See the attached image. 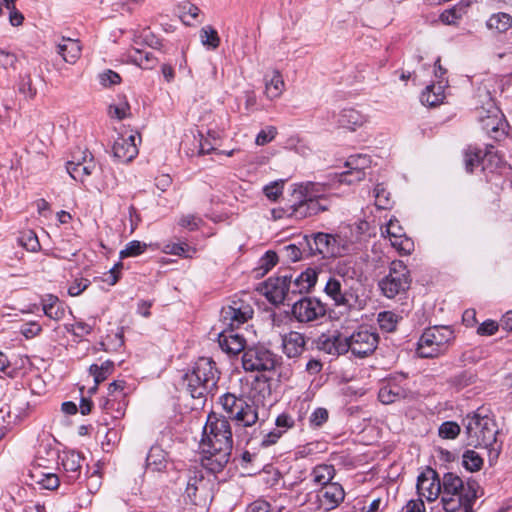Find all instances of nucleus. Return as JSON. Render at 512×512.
I'll return each instance as SVG.
<instances>
[{"mask_svg": "<svg viewBox=\"0 0 512 512\" xmlns=\"http://www.w3.org/2000/svg\"><path fill=\"white\" fill-rule=\"evenodd\" d=\"M278 262L277 254L273 251H267L261 258V268H264V273L272 269Z\"/></svg>", "mask_w": 512, "mask_h": 512, "instance_id": "69168bd1", "label": "nucleus"}, {"mask_svg": "<svg viewBox=\"0 0 512 512\" xmlns=\"http://www.w3.org/2000/svg\"><path fill=\"white\" fill-rule=\"evenodd\" d=\"M439 436L443 439H454L460 433V426L453 421H447L440 425Z\"/></svg>", "mask_w": 512, "mask_h": 512, "instance_id": "603ef678", "label": "nucleus"}, {"mask_svg": "<svg viewBox=\"0 0 512 512\" xmlns=\"http://www.w3.org/2000/svg\"><path fill=\"white\" fill-rule=\"evenodd\" d=\"M316 497L318 509L328 512L340 505L344 500L345 492L340 484L333 482L330 485L322 487L317 492Z\"/></svg>", "mask_w": 512, "mask_h": 512, "instance_id": "dca6fc26", "label": "nucleus"}, {"mask_svg": "<svg viewBox=\"0 0 512 512\" xmlns=\"http://www.w3.org/2000/svg\"><path fill=\"white\" fill-rule=\"evenodd\" d=\"M203 445L219 448H232L233 438L230 424L225 417L217 416L215 413L208 415L207 422L203 429L201 440Z\"/></svg>", "mask_w": 512, "mask_h": 512, "instance_id": "6e6552de", "label": "nucleus"}, {"mask_svg": "<svg viewBox=\"0 0 512 512\" xmlns=\"http://www.w3.org/2000/svg\"><path fill=\"white\" fill-rule=\"evenodd\" d=\"M391 245L401 254L408 255L414 249L413 241L408 238L405 234L390 238Z\"/></svg>", "mask_w": 512, "mask_h": 512, "instance_id": "c03bdc74", "label": "nucleus"}, {"mask_svg": "<svg viewBox=\"0 0 512 512\" xmlns=\"http://www.w3.org/2000/svg\"><path fill=\"white\" fill-rule=\"evenodd\" d=\"M94 325L95 320L92 324L78 320L74 324L66 325L65 328L67 332L72 333L76 337H84L92 332Z\"/></svg>", "mask_w": 512, "mask_h": 512, "instance_id": "09e8293b", "label": "nucleus"}, {"mask_svg": "<svg viewBox=\"0 0 512 512\" xmlns=\"http://www.w3.org/2000/svg\"><path fill=\"white\" fill-rule=\"evenodd\" d=\"M205 454L201 458L202 466L211 472L219 471L230 458L227 450H203Z\"/></svg>", "mask_w": 512, "mask_h": 512, "instance_id": "a878e982", "label": "nucleus"}, {"mask_svg": "<svg viewBox=\"0 0 512 512\" xmlns=\"http://www.w3.org/2000/svg\"><path fill=\"white\" fill-rule=\"evenodd\" d=\"M378 323L385 332H392L396 329L398 322L397 315L391 311H384L378 314Z\"/></svg>", "mask_w": 512, "mask_h": 512, "instance_id": "49530a36", "label": "nucleus"}, {"mask_svg": "<svg viewBox=\"0 0 512 512\" xmlns=\"http://www.w3.org/2000/svg\"><path fill=\"white\" fill-rule=\"evenodd\" d=\"M199 36L202 45L208 49L215 50L220 45L218 32L210 25L202 27Z\"/></svg>", "mask_w": 512, "mask_h": 512, "instance_id": "58836bf2", "label": "nucleus"}, {"mask_svg": "<svg viewBox=\"0 0 512 512\" xmlns=\"http://www.w3.org/2000/svg\"><path fill=\"white\" fill-rule=\"evenodd\" d=\"M291 288L292 275L285 274L269 278L265 284V294L272 303L279 304L285 301Z\"/></svg>", "mask_w": 512, "mask_h": 512, "instance_id": "a211bd4d", "label": "nucleus"}, {"mask_svg": "<svg viewBox=\"0 0 512 512\" xmlns=\"http://www.w3.org/2000/svg\"><path fill=\"white\" fill-rule=\"evenodd\" d=\"M366 121V116L353 108L343 109L338 118V123L351 131L363 126Z\"/></svg>", "mask_w": 512, "mask_h": 512, "instance_id": "c756f323", "label": "nucleus"}, {"mask_svg": "<svg viewBox=\"0 0 512 512\" xmlns=\"http://www.w3.org/2000/svg\"><path fill=\"white\" fill-rule=\"evenodd\" d=\"M468 445L474 448H492L498 433L494 420L484 409H478L463 419Z\"/></svg>", "mask_w": 512, "mask_h": 512, "instance_id": "20e7f679", "label": "nucleus"}, {"mask_svg": "<svg viewBox=\"0 0 512 512\" xmlns=\"http://www.w3.org/2000/svg\"><path fill=\"white\" fill-rule=\"evenodd\" d=\"M276 364L277 356L264 346L248 348L242 356V365L246 371H271Z\"/></svg>", "mask_w": 512, "mask_h": 512, "instance_id": "9b49d317", "label": "nucleus"}, {"mask_svg": "<svg viewBox=\"0 0 512 512\" xmlns=\"http://www.w3.org/2000/svg\"><path fill=\"white\" fill-rule=\"evenodd\" d=\"M40 303L44 315L49 319L60 321L64 318L66 306L57 296L53 294H45L41 296Z\"/></svg>", "mask_w": 512, "mask_h": 512, "instance_id": "b1692460", "label": "nucleus"}, {"mask_svg": "<svg viewBox=\"0 0 512 512\" xmlns=\"http://www.w3.org/2000/svg\"><path fill=\"white\" fill-rule=\"evenodd\" d=\"M283 186L284 181H275L270 183L269 185H266L263 191L268 199L275 201L282 194Z\"/></svg>", "mask_w": 512, "mask_h": 512, "instance_id": "4d7b16f0", "label": "nucleus"}, {"mask_svg": "<svg viewBox=\"0 0 512 512\" xmlns=\"http://www.w3.org/2000/svg\"><path fill=\"white\" fill-rule=\"evenodd\" d=\"M136 136L119 137L113 145V155L121 162H130L138 155Z\"/></svg>", "mask_w": 512, "mask_h": 512, "instance_id": "412c9836", "label": "nucleus"}, {"mask_svg": "<svg viewBox=\"0 0 512 512\" xmlns=\"http://www.w3.org/2000/svg\"><path fill=\"white\" fill-rule=\"evenodd\" d=\"M265 95L273 100L281 96L285 89V82L278 70H272L264 76Z\"/></svg>", "mask_w": 512, "mask_h": 512, "instance_id": "c85d7f7f", "label": "nucleus"}, {"mask_svg": "<svg viewBox=\"0 0 512 512\" xmlns=\"http://www.w3.org/2000/svg\"><path fill=\"white\" fill-rule=\"evenodd\" d=\"M512 26V17L508 13L492 14L487 20V27L497 32H506Z\"/></svg>", "mask_w": 512, "mask_h": 512, "instance_id": "e433bc0d", "label": "nucleus"}, {"mask_svg": "<svg viewBox=\"0 0 512 512\" xmlns=\"http://www.w3.org/2000/svg\"><path fill=\"white\" fill-rule=\"evenodd\" d=\"M83 156L78 159L71 160L67 163V172L76 181L83 182L96 169V163L92 155L84 151Z\"/></svg>", "mask_w": 512, "mask_h": 512, "instance_id": "6ab92c4d", "label": "nucleus"}, {"mask_svg": "<svg viewBox=\"0 0 512 512\" xmlns=\"http://www.w3.org/2000/svg\"><path fill=\"white\" fill-rule=\"evenodd\" d=\"M129 58L143 69H152L158 63V59L154 56L153 52L137 48H133L129 51Z\"/></svg>", "mask_w": 512, "mask_h": 512, "instance_id": "473e14b6", "label": "nucleus"}, {"mask_svg": "<svg viewBox=\"0 0 512 512\" xmlns=\"http://www.w3.org/2000/svg\"><path fill=\"white\" fill-rule=\"evenodd\" d=\"M185 495L192 504L206 506L213 497L210 479H207L201 470H190Z\"/></svg>", "mask_w": 512, "mask_h": 512, "instance_id": "9d476101", "label": "nucleus"}, {"mask_svg": "<svg viewBox=\"0 0 512 512\" xmlns=\"http://www.w3.org/2000/svg\"><path fill=\"white\" fill-rule=\"evenodd\" d=\"M42 332V327L37 322H28L22 325L20 329V333L26 338V339H32L36 336H38Z\"/></svg>", "mask_w": 512, "mask_h": 512, "instance_id": "680f3d73", "label": "nucleus"}, {"mask_svg": "<svg viewBox=\"0 0 512 512\" xmlns=\"http://www.w3.org/2000/svg\"><path fill=\"white\" fill-rule=\"evenodd\" d=\"M56 51L65 62L74 64L80 58L82 46L78 40L63 38L57 45Z\"/></svg>", "mask_w": 512, "mask_h": 512, "instance_id": "cd10ccee", "label": "nucleus"}, {"mask_svg": "<svg viewBox=\"0 0 512 512\" xmlns=\"http://www.w3.org/2000/svg\"><path fill=\"white\" fill-rule=\"evenodd\" d=\"M353 268L346 261H338L328 278L353 279Z\"/></svg>", "mask_w": 512, "mask_h": 512, "instance_id": "8fccbe9b", "label": "nucleus"}, {"mask_svg": "<svg viewBox=\"0 0 512 512\" xmlns=\"http://www.w3.org/2000/svg\"><path fill=\"white\" fill-rule=\"evenodd\" d=\"M277 129L273 126H269L266 129L261 130L256 136V144L259 146L270 143L276 136Z\"/></svg>", "mask_w": 512, "mask_h": 512, "instance_id": "bf43d9fd", "label": "nucleus"}, {"mask_svg": "<svg viewBox=\"0 0 512 512\" xmlns=\"http://www.w3.org/2000/svg\"><path fill=\"white\" fill-rule=\"evenodd\" d=\"M108 113L111 117L123 120L130 116V105L125 98H122L117 104H111L109 106Z\"/></svg>", "mask_w": 512, "mask_h": 512, "instance_id": "de8ad7c7", "label": "nucleus"}, {"mask_svg": "<svg viewBox=\"0 0 512 512\" xmlns=\"http://www.w3.org/2000/svg\"><path fill=\"white\" fill-rule=\"evenodd\" d=\"M253 310L248 304L234 301L232 305L224 307L221 317L227 327L238 328L252 317Z\"/></svg>", "mask_w": 512, "mask_h": 512, "instance_id": "f3484780", "label": "nucleus"}, {"mask_svg": "<svg viewBox=\"0 0 512 512\" xmlns=\"http://www.w3.org/2000/svg\"><path fill=\"white\" fill-rule=\"evenodd\" d=\"M315 250L325 257L342 256L349 251V243L339 235L319 232L314 236Z\"/></svg>", "mask_w": 512, "mask_h": 512, "instance_id": "4468645a", "label": "nucleus"}, {"mask_svg": "<svg viewBox=\"0 0 512 512\" xmlns=\"http://www.w3.org/2000/svg\"><path fill=\"white\" fill-rule=\"evenodd\" d=\"M306 341L303 334L291 331L282 337L283 352L289 358L300 356L305 349Z\"/></svg>", "mask_w": 512, "mask_h": 512, "instance_id": "393cba45", "label": "nucleus"}, {"mask_svg": "<svg viewBox=\"0 0 512 512\" xmlns=\"http://www.w3.org/2000/svg\"><path fill=\"white\" fill-rule=\"evenodd\" d=\"M317 282V272L314 269H307L292 279V292H308Z\"/></svg>", "mask_w": 512, "mask_h": 512, "instance_id": "7c9ffc66", "label": "nucleus"}, {"mask_svg": "<svg viewBox=\"0 0 512 512\" xmlns=\"http://www.w3.org/2000/svg\"><path fill=\"white\" fill-rule=\"evenodd\" d=\"M275 424L276 428L267 435L263 442L266 445L275 444L283 432L294 426V419L288 414L283 413L276 418Z\"/></svg>", "mask_w": 512, "mask_h": 512, "instance_id": "2f4dec72", "label": "nucleus"}, {"mask_svg": "<svg viewBox=\"0 0 512 512\" xmlns=\"http://www.w3.org/2000/svg\"><path fill=\"white\" fill-rule=\"evenodd\" d=\"M493 158H495V156L491 151L483 153L479 149L469 148L464 156L465 168L468 172H473L476 166L482 164L483 170H486L488 169V163L492 162Z\"/></svg>", "mask_w": 512, "mask_h": 512, "instance_id": "bb28decb", "label": "nucleus"}, {"mask_svg": "<svg viewBox=\"0 0 512 512\" xmlns=\"http://www.w3.org/2000/svg\"><path fill=\"white\" fill-rule=\"evenodd\" d=\"M58 459L66 471H75L79 467L80 456L76 450H60Z\"/></svg>", "mask_w": 512, "mask_h": 512, "instance_id": "ea45409f", "label": "nucleus"}, {"mask_svg": "<svg viewBox=\"0 0 512 512\" xmlns=\"http://www.w3.org/2000/svg\"><path fill=\"white\" fill-rule=\"evenodd\" d=\"M166 456L165 450H149L146 457L147 466L155 471H161L166 467Z\"/></svg>", "mask_w": 512, "mask_h": 512, "instance_id": "a19ab883", "label": "nucleus"}, {"mask_svg": "<svg viewBox=\"0 0 512 512\" xmlns=\"http://www.w3.org/2000/svg\"><path fill=\"white\" fill-rule=\"evenodd\" d=\"M19 91L28 98H33L36 95V88L33 87L30 76L22 78L19 86Z\"/></svg>", "mask_w": 512, "mask_h": 512, "instance_id": "0e129e2a", "label": "nucleus"}, {"mask_svg": "<svg viewBox=\"0 0 512 512\" xmlns=\"http://www.w3.org/2000/svg\"><path fill=\"white\" fill-rule=\"evenodd\" d=\"M444 99V90L442 85H429L421 95V101L428 106H436Z\"/></svg>", "mask_w": 512, "mask_h": 512, "instance_id": "4c0bfd02", "label": "nucleus"}, {"mask_svg": "<svg viewBox=\"0 0 512 512\" xmlns=\"http://www.w3.org/2000/svg\"><path fill=\"white\" fill-rule=\"evenodd\" d=\"M346 338V353L351 352L358 358L371 355L377 348L379 336L368 329H359Z\"/></svg>", "mask_w": 512, "mask_h": 512, "instance_id": "f8f14e48", "label": "nucleus"}, {"mask_svg": "<svg viewBox=\"0 0 512 512\" xmlns=\"http://www.w3.org/2000/svg\"><path fill=\"white\" fill-rule=\"evenodd\" d=\"M417 492L429 502L441 497L442 479L434 469L428 467L418 476Z\"/></svg>", "mask_w": 512, "mask_h": 512, "instance_id": "2eb2a0df", "label": "nucleus"}, {"mask_svg": "<svg viewBox=\"0 0 512 512\" xmlns=\"http://www.w3.org/2000/svg\"><path fill=\"white\" fill-rule=\"evenodd\" d=\"M330 206L331 201L323 184L303 182L293 185L283 212L289 218L302 220L328 211Z\"/></svg>", "mask_w": 512, "mask_h": 512, "instance_id": "f257e3e1", "label": "nucleus"}, {"mask_svg": "<svg viewBox=\"0 0 512 512\" xmlns=\"http://www.w3.org/2000/svg\"><path fill=\"white\" fill-rule=\"evenodd\" d=\"M311 475L313 483L325 487L332 484L331 480L334 478L335 470L332 465L322 464L316 466Z\"/></svg>", "mask_w": 512, "mask_h": 512, "instance_id": "f704fd0d", "label": "nucleus"}, {"mask_svg": "<svg viewBox=\"0 0 512 512\" xmlns=\"http://www.w3.org/2000/svg\"><path fill=\"white\" fill-rule=\"evenodd\" d=\"M320 350L330 355H341L346 353V338L336 332L331 335L322 334L317 341Z\"/></svg>", "mask_w": 512, "mask_h": 512, "instance_id": "5701e85b", "label": "nucleus"}, {"mask_svg": "<svg viewBox=\"0 0 512 512\" xmlns=\"http://www.w3.org/2000/svg\"><path fill=\"white\" fill-rule=\"evenodd\" d=\"M326 314L325 305L317 298L303 297L292 306V315L300 323L316 321Z\"/></svg>", "mask_w": 512, "mask_h": 512, "instance_id": "ddd939ff", "label": "nucleus"}, {"mask_svg": "<svg viewBox=\"0 0 512 512\" xmlns=\"http://www.w3.org/2000/svg\"><path fill=\"white\" fill-rule=\"evenodd\" d=\"M236 328L228 327L218 336L219 346L228 354L236 355L241 351H245L246 340L239 333L235 332Z\"/></svg>", "mask_w": 512, "mask_h": 512, "instance_id": "aec40b11", "label": "nucleus"}, {"mask_svg": "<svg viewBox=\"0 0 512 512\" xmlns=\"http://www.w3.org/2000/svg\"><path fill=\"white\" fill-rule=\"evenodd\" d=\"M463 466L471 471H478L483 465L482 457L475 450H466L462 455Z\"/></svg>", "mask_w": 512, "mask_h": 512, "instance_id": "37998d69", "label": "nucleus"}, {"mask_svg": "<svg viewBox=\"0 0 512 512\" xmlns=\"http://www.w3.org/2000/svg\"><path fill=\"white\" fill-rule=\"evenodd\" d=\"M90 285V281L86 278H76L68 288L70 296H79Z\"/></svg>", "mask_w": 512, "mask_h": 512, "instance_id": "052dcab7", "label": "nucleus"}, {"mask_svg": "<svg viewBox=\"0 0 512 512\" xmlns=\"http://www.w3.org/2000/svg\"><path fill=\"white\" fill-rule=\"evenodd\" d=\"M146 248H147V245L145 243H142L137 240H133V241L129 242L126 245L125 249L120 252V257L126 258V257L138 256V255L142 254L146 250Z\"/></svg>", "mask_w": 512, "mask_h": 512, "instance_id": "864d4df0", "label": "nucleus"}, {"mask_svg": "<svg viewBox=\"0 0 512 512\" xmlns=\"http://www.w3.org/2000/svg\"><path fill=\"white\" fill-rule=\"evenodd\" d=\"M30 476L40 489L54 490L60 484L58 476L53 473H43L37 469L31 472Z\"/></svg>", "mask_w": 512, "mask_h": 512, "instance_id": "c9c22d12", "label": "nucleus"}, {"mask_svg": "<svg viewBox=\"0 0 512 512\" xmlns=\"http://www.w3.org/2000/svg\"><path fill=\"white\" fill-rule=\"evenodd\" d=\"M220 372L216 363L207 357H200L191 370L182 376V385L194 399H205L217 389Z\"/></svg>", "mask_w": 512, "mask_h": 512, "instance_id": "7ed1b4c3", "label": "nucleus"}, {"mask_svg": "<svg viewBox=\"0 0 512 512\" xmlns=\"http://www.w3.org/2000/svg\"><path fill=\"white\" fill-rule=\"evenodd\" d=\"M19 244L27 251L36 252L40 249V243L35 232L28 230L18 238Z\"/></svg>", "mask_w": 512, "mask_h": 512, "instance_id": "a18cd8bd", "label": "nucleus"}, {"mask_svg": "<svg viewBox=\"0 0 512 512\" xmlns=\"http://www.w3.org/2000/svg\"><path fill=\"white\" fill-rule=\"evenodd\" d=\"M114 371V363L110 360L103 362L100 366L93 364L89 368L90 374L94 377L95 386L91 388V392H95L97 386L105 381Z\"/></svg>", "mask_w": 512, "mask_h": 512, "instance_id": "72a5a7b5", "label": "nucleus"}, {"mask_svg": "<svg viewBox=\"0 0 512 512\" xmlns=\"http://www.w3.org/2000/svg\"><path fill=\"white\" fill-rule=\"evenodd\" d=\"M374 196H375V205L379 209H388L391 200H390V193L386 191L383 184H377L374 188Z\"/></svg>", "mask_w": 512, "mask_h": 512, "instance_id": "3c124183", "label": "nucleus"}, {"mask_svg": "<svg viewBox=\"0 0 512 512\" xmlns=\"http://www.w3.org/2000/svg\"><path fill=\"white\" fill-rule=\"evenodd\" d=\"M271 505L264 499H257L248 505L246 512H270Z\"/></svg>", "mask_w": 512, "mask_h": 512, "instance_id": "774afa93", "label": "nucleus"}, {"mask_svg": "<svg viewBox=\"0 0 512 512\" xmlns=\"http://www.w3.org/2000/svg\"><path fill=\"white\" fill-rule=\"evenodd\" d=\"M367 161V158L362 156L350 157L346 162V166L349 167L350 170L340 175V182L351 185L363 180L366 176L364 166Z\"/></svg>", "mask_w": 512, "mask_h": 512, "instance_id": "4be33fe9", "label": "nucleus"}, {"mask_svg": "<svg viewBox=\"0 0 512 512\" xmlns=\"http://www.w3.org/2000/svg\"><path fill=\"white\" fill-rule=\"evenodd\" d=\"M220 135L215 131H208L207 136H201L199 142V154L205 155L216 150V146L219 144Z\"/></svg>", "mask_w": 512, "mask_h": 512, "instance_id": "79ce46f5", "label": "nucleus"}, {"mask_svg": "<svg viewBox=\"0 0 512 512\" xmlns=\"http://www.w3.org/2000/svg\"><path fill=\"white\" fill-rule=\"evenodd\" d=\"M224 410L228 416L234 419L239 425L250 427L258 420L256 408L247 403L244 399L227 393L220 398Z\"/></svg>", "mask_w": 512, "mask_h": 512, "instance_id": "1a4fd4ad", "label": "nucleus"}, {"mask_svg": "<svg viewBox=\"0 0 512 512\" xmlns=\"http://www.w3.org/2000/svg\"><path fill=\"white\" fill-rule=\"evenodd\" d=\"M378 398L383 404H391L400 399L399 388L384 386L379 390Z\"/></svg>", "mask_w": 512, "mask_h": 512, "instance_id": "5fc2aeb1", "label": "nucleus"}, {"mask_svg": "<svg viewBox=\"0 0 512 512\" xmlns=\"http://www.w3.org/2000/svg\"><path fill=\"white\" fill-rule=\"evenodd\" d=\"M410 272L402 261H393L388 274L379 281L382 294L390 299L405 293L410 286Z\"/></svg>", "mask_w": 512, "mask_h": 512, "instance_id": "0eeeda50", "label": "nucleus"}, {"mask_svg": "<svg viewBox=\"0 0 512 512\" xmlns=\"http://www.w3.org/2000/svg\"><path fill=\"white\" fill-rule=\"evenodd\" d=\"M479 486L475 481H464L448 472L442 477L441 504L445 512H473Z\"/></svg>", "mask_w": 512, "mask_h": 512, "instance_id": "f03ea898", "label": "nucleus"}, {"mask_svg": "<svg viewBox=\"0 0 512 512\" xmlns=\"http://www.w3.org/2000/svg\"><path fill=\"white\" fill-rule=\"evenodd\" d=\"M455 336L449 326H433L424 330L417 343L416 352L421 358H434L444 354Z\"/></svg>", "mask_w": 512, "mask_h": 512, "instance_id": "39448f33", "label": "nucleus"}, {"mask_svg": "<svg viewBox=\"0 0 512 512\" xmlns=\"http://www.w3.org/2000/svg\"><path fill=\"white\" fill-rule=\"evenodd\" d=\"M498 324L493 320L483 322L477 329V333L483 336H490L497 332Z\"/></svg>", "mask_w": 512, "mask_h": 512, "instance_id": "338daca9", "label": "nucleus"}, {"mask_svg": "<svg viewBox=\"0 0 512 512\" xmlns=\"http://www.w3.org/2000/svg\"><path fill=\"white\" fill-rule=\"evenodd\" d=\"M475 381V375L470 371H462L450 379V383L458 389L469 386Z\"/></svg>", "mask_w": 512, "mask_h": 512, "instance_id": "6e6d98bb", "label": "nucleus"}, {"mask_svg": "<svg viewBox=\"0 0 512 512\" xmlns=\"http://www.w3.org/2000/svg\"><path fill=\"white\" fill-rule=\"evenodd\" d=\"M354 279L328 278L324 286L325 295L338 307L355 308L359 301Z\"/></svg>", "mask_w": 512, "mask_h": 512, "instance_id": "423d86ee", "label": "nucleus"}, {"mask_svg": "<svg viewBox=\"0 0 512 512\" xmlns=\"http://www.w3.org/2000/svg\"><path fill=\"white\" fill-rule=\"evenodd\" d=\"M99 81L104 87H109L112 85L119 84L121 82V77L118 73L113 70H105L99 74Z\"/></svg>", "mask_w": 512, "mask_h": 512, "instance_id": "13d9d810", "label": "nucleus"}, {"mask_svg": "<svg viewBox=\"0 0 512 512\" xmlns=\"http://www.w3.org/2000/svg\"><path fill=\"white\" fill-rule=\"evenodd\" d=\"M461 17V9L456 7L452 9L445 10L441 15L440 19L443 23L451 25L455 24L458 19Z\"/></svg>", "mask_w": 512, "mask_h": 512, "instance_id": "e2e57ef3", "label": "nucleus"}]
</instances>
